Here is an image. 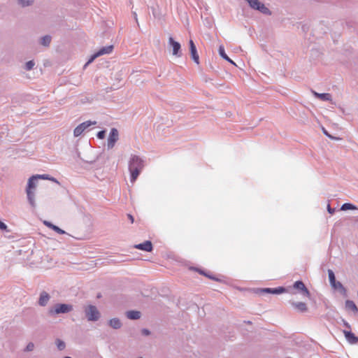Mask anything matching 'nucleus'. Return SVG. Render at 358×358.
I'll use <instances>...</instances> for the list:
<instances>
[{
  "label": "nucleus",
  "mask_w": 358,
  "mask_h": 358,
  "mask_svg": "<svg viewBox=\"0 0 358 358\" xmlns=\"http://www.w3.org/2000/svg\"><path fill=\"white\" fill-rule=\"evenodd\" d=\"M144 166L143 160L137 155H131L129 162V171L130 172V181L134 182L141 173Z\"/></svg>",
  "instance_id": "f257e3e1"
},
{
  "label": "nucleus",
  "mask_w": 358,
  "mask_h": 358,
  "mask_svg": "<svg viewBox=\"0 0 358 358\" xmlns=\"http://www.w3.org/2000/svg\"><path fill=\"white\" fill-rule=\"evenodd\" d=\"M73 306L69 303H57L51 306L48 310L50 316H56L60 314H66L72 311Z\"/></svg>",
  "instance_id": "f03ea898"
},
{
  "label": "nucleus",
  "mask_w": 358,
  "mask_h": 358,
  "mask_svg": "<svg viewBox=\"0 0 358 358\" xmlns=\"http://www.w3.org/2000/svg\"><path fill=\"white\" fill-rule=\"evenodd\" d=\"M84 312L89 322H96L101 317V313L94 305H88L84 308Z\"/></svg>",
  "instance_id": "7ed1b4c3"
},
{
  "label": "nucleus",
  "mask_w": 358,
  "mask_h": 358,
  "mask_svg": "<svg viewBox=\"0 0 358 358\" xmlns=\"http://www.w3.org/2000/svg\"><path fill=\"white\" fill-rule=\"evenodd\" d=\"M292 288L296 290V292H292V294H299L303 297L311 299V294L302 280H296L294 282Z\"/></svg>",
  "instance_id": "20e7f679"
},
{
  "label": "nucleus",
  "mask_w": 358,
  "mask_h": 358,
  "mask_svg": "<svg viewBox=\"0 0 358 358\" xmlns=\"http://www.w3.org/2000/svg\"><path fill=\"white\" fill-rule=\"evenodd\" d=\"M287 289L285 287H265V288H257L256 293L263 295L266 294H280L282 293L287 292Z\"/></svg>",
  "instance_id": "39448f33"
},
{
  "label": "nucleus",
  "mask_w": 358,
  "mask_h": 358,
  "mask_svg": "<svg viewBox=\"0 0 358 358\" xmlns=\"http://www.w3.org/2000/svg\"><path fill=\"white\" fill-rule=\"evenodd\" d=\"M96 121H85L78 125L73 131V135L76 137L80 136L85 130L88 129L90 127L96 124Z\"/></svg>",
  "instance_id": "423d86ee"
},
{
  "label": "nucleus",
  "mask_w": 358,
  "mask_h": 358,
  "mask_svg": "<svg viewBox=\"0 0 358 358\" xmlns=\"http://www.w3.org/2000/svg\"><path fill=\"white\" fill-rule=\"evenodd\" d=\"M119 132L116 128H112L110 131L109 136L108 138L107 148L108 150L112 149L115 143L118 141Z\"/></svg>",
  "instance_id": "0eeeda50"
},
{
  "label": "nucleus",
  "mask_w": 358,
  "mask_h": 358,
  "mask_svg": "<svg viewBox=\"0 0 358 358\" xmlns=\"http://www.w3.org/2000/svg\"><path fill=\"white\" fill-rule=\"evenodd\" d=\"M169 44L172 48L173 55L177 57H181L182 55L181 45L179 42L176 41L173 37L169 38Z\"/></svg>",
  "instance_id": "6e6552de"
},
{
  "label": "nucleus",
  "mask_w": 358,
  "mask_h": 358,
  "mask_svg": "<svg viewBox=\"0 0 358 358\" xmlns=\"http://www.w3.org/2000/svg\"><path fill=\"white\" fill-rule=\"evenodd\" d=\"M189 48L191 58L196 64H199V56L197 52V49H196V45L194 44V41L192 39H190L189 41Z\"/></svg>",
  "instance_id": "1a4fd4ad"
},
{
  "label": "nucleus",
  "mask_w": 358,
  "mask_h": 358,
  "mask_svg": "<svg viewBox=\"0 0 358 358\" xmlns=\"http://www.w3.org/2000/svg\"><path fill=\"white\" fill-rule=\"evenodd\" d=\"M39 179L38 175H34L28 179V182L26 187V190H34L35 191L37 186V182Z\"/></svg>",
  "instance_id": "9d476101"
},
{
  "label": "nucleus",
  "mask_w": 358,
  "mask_h": 358,
  "mask_svg": "<svg viewBox=\"0 0 358 358\" xmlns=\"http://www.w3.org/2000/svg\"><path fill=\"white\" fill-rule=\"evenodd\" d=\"M134 248L145 252H151L153 250L152 243L150 241H145L141 243L135 245Z\"/></svg>",
  "instance_id": "9b49d317"
},
{
  "label": "nucleus",
  "mask_w": 358,
  "mask_h": 358,
  "mask_svg": "<svg viewBox=\"0 0 358 358\" xmlns=\"http://www.w3.org/2000/svg\"><path fill=\"white\" fill-rule=\"evenodd\" d=\"M330 285L334 289L338 291L342 296L345 297L348 296L347 289L343 285V284L341 282L336 280Z\"/></svg>",
  "instance_id": "f8f14e48"
},
{
  "label": "nucleus",
  "mask_w": 358,
  "mask_h": 358,
  "mask_svg": "<svg viewBox=\"0 0 358 358\" xmlns=\"http://www.w3.org/2000/svg\"><path fill=\"white\" fill-rule=\"evenodd\" d=\"M291 306L297 310L300 313H306L308 311V307L306 303L302 301L295 302V301H289Z\"/></svg>",
  "instance_id": "ddd939ff"
},
{
  "label": "nucleus",
  "mask_w": 358,
  "mask_h": 358,
  "mask_svg": "<svg viewBox=\"0 0 358 358\" xmlns=\"http://www.w3.org/2000/svg\"><path fill=\"white\" fill-rule=\"evenodd\" d=\"M25 191H26L27 198L29 204L30 205L31 208L35 209L36 207V200H35V198H36L35 191L26 190V189H25Z\"/></svg>",
  "instance_id": "4468645a"
},
{
  "label": "nucleus",
  "mask_w": 358,
  "mask_h": 358,
  "mask_svg": "<svg viewBox=\"0 0 358 358\" xmlns=\"http://www.w3.org/2000/svg\"><path fill=\"white\" fill-rule=\"evenodd\" d=\"M343 333L346 340L351 344H355L358 342V337L350 330H343Z\"/></svg>",
  "instance_id": "2eb2a0df"
},
{
  "label": "nucleus",
  "mask_w": 358,
  "mask_h": 358,
  "mask_svg": "<svg viewBox=\"0 0 358 358\" xmlns=\"http://www.w3.org/2000/svg\"><path fill=\"white\" fill-rule=\"evenodd\" d=\"M50 299V295L45 291H43L40 293L38 299V304L41 306H45Z\"/></svg>",
  "instance_id": "dca6fc26"
},
{
  "label": "nucleus",
  "mask_w": 358,
  "mask_h": 358,
  "mask_svg": "<svg viewBox=\"0 0 358 358\" xmlns=\"http://www.w3.org/2000/svg\"><path fill=\"white\" fill-rule=\"evenodd\" d=\"M312 94L315 97L322 101H331V95L329 93H318L314 90H311Z\"/></svg>",
  "instance_id": "f3484780"
},
{
  "label": "nucleus",
  "mask_w": 358,
  "mask_h": 358,
  "mask_svg": "<svg viewBox=\"0 0 358 358\" xmlns=\"http://www.w3.org/2000/svg\"><path fill=\"white\" fill-rule=\"evenodd\" d=\"M218 52H219V55L224 60L227 61L228 62H229L230 64L234 65V66H236V64H235V62L231 59L228 55L226 54L225 52V50H224V48L222 45H220L219 46V49H218Z\"/></svg>",
  "instance_id": "a211bd4d"
},
{
  "label": "nucleus",
  "mask_w": 358,
  "mask_h": 358,
  "mask_svg": "<svg viewBox=\"0 0 358 358\" xmlns=\"http://www.w3.org/2000/svg\"><path fill=\"white\" fill-rule=\"evenodd\" d=\"M44 224L48 227V228L52 229L55 232L58 233L59 234H65L66 232L64 231L63 229H60L58 226L55 225L52 222L49 221H44Z\"/></svg>",
  "instance_id": "6ab92c4d"
},
{
  "label": "nucleus",
  "mask_w": 358,
  "mask_h": 358,
  "mask_svg": "<svg viewBox=\"0 0 358 358\" xmlns=\"http://www.w3.org/2000/svg\"><path fill=\"white\" fill-rule=\"evenodd\" d=\"M126 315L129 320H138L141 317V313L140 311L132 310L127 311Z\"/></svg>",
  "instance_id": "aec40b11"
},
{
  "label": "nucleus",
  "mask_w": 358,
  "mask_h": 358,
  "mask_svg": "<svg viewBox=\"0 0 358 358\" xmlns=\"http://www.w3.org/2000/svg\"><path fill=\"white\" fill-rule=\"evenodd\" d=\"M192 269L196 271L201 275L206 276L209 279H211V280H213L217 281V282L220 281V280L219 278H216L215 276H214L213 275L209 273L208 272L206 271L205 270H203V269H201V268H192Z\"/></svg>",
  "instance_id": "412c9836"
},
{
  "label": "nucleus",
  "mask_w": 358,
  "mask_h": 358,
  "mask_svg": "<svg viewBox=\"0 0 358 358\" xmlns=\"http://www.w3.org/2000/svg\"><path fill=\"white\" fill-rule=\"evenodd\" d=\"M108 324L110 327H112L114 329H119L122 327V322L120 320V319L115 317L113 319H110L108 321Z\"/></svg>",
  "instance_id": "4be33fe9"
},
{
  "label": "nucleus",
  "mask_w": 358,
  "mask_h": 358,
  "mask_svg": "<svg viewBox=\"0 0 358 358\" xmlns=\"http://www.w3.org/2000/svg\"><path fill=\"white\" fill-rule=\"evenodd\" d=\"M114 46L113 45H110L108 46L101 48L97 52L99 56H101L106 54H110L113 50Z\"/></svg>",
  "instance_id": "5701e85b"
},
{
  "label": "nucleus",
  "mask_w": 358,
  "mask_h": 358,
  "mask_svg": "<svg viewBox=\"0 0 358 358\" xmlns=\"http://www.w3.org/2000/svg\"><path fill=\"white\" fill-rule=\"evenodd\" d=\"M256 10L259 11L262 14L266 15H271V11L261 1L258 4L257 7L255 9Z\"/></svg>",
  "instance_id": "b1692460"
},
{
  "label": "nucleus",
  "mask_w": 358,
  "mask_h": 358,
  "mask_svg": "<svg viewBox=\"0 0 358 358\" xmlns=\"http://www.w3.org/2000/svg\"><path fill=\"white\" fill-rule=\"evenodd\" d=\"M345 308L348 310H351L352 311L355 313L358 312V308L356 306V304L354 303L352 300H346L345 301Z\"/></svg>",
  "instance_id": "393cba45"
},
{
  "label": "nucleus",
  "mask_w": 358,
  "mask_h": 358,
  "mask_svg": "<svg viewBox=\"0 0 358 358\" xmlns=\"http://www.w3.org/2000/svg\"><path fill=\"white\" fill-rule=\"evenodd\" d=\"M52 37L50 35H45L41 38L40 43L45 46L48 47L51 43Z\"/></svg>",
  "instance_id": "a878e982"
},
{
  "label": "nucleus",
  "mask_w": 358,
  "mask_h": 358,
  "mask_svg": "<svg viewBox=\"0 0 358 358\" xmlns=\"http://www.w3.org/2000/svg\"><path fill=\"white\" fill-rule=\"evenodd\" d=\"M357 207L351 203H345L341 207V210H357Z\"/></svg>",
  "instance_id": "bb28decb"
},
{
  "label": "nucleus",
  "mask_w": 358,
  "mask_h": 358,
  "mask_svg": "<svg viewBox=\"0 0 358 358\" xmlns=\"http://www.w3.org/2000/svg\"><path fill=\"white\" fill-rule=\"evenodd\" d=\"M55 344L57 345V349L59 351H62V350H64L65 348H66L65 342L63 341L62 340L59 339V338H56Z\"/></svg>",
  "instance_id": "cd10ccee"
},
{
  "label": "nucleus",
  "mask_w": 358,
  "mask_h": 358,
  "mask_svg": "<svg viewBox=\"0 0 358 358\" xmlns=\"http://www.w3.org/2000/svg\"><path fill=\"white\" fill-rule=\"evenodd\" d=\"M38 176H39V179L48 180H51L54 182H56L59 185L60 184L59 182L56 178L50 176V175L43 174V175H38Z\"/></svg>",
  "instance_id": "c85d7f7f"
},
{
  "label": "nucleus",
  "mask_w": 358,
  "mask_h": 358,
  "mask_svg": "<svg viewBox=\"0 0 358 358\" xmlns=\"http://www.w3.org/2000/svg\"><path fill=\"white\" fill-rule=\"evenodd\" d=\"M34 0H18V4L22 7L29 6L33 4Z\"/></svg>",
  "instance_id": "c756f323"
},
{
  "label": "nucleus",
  "mask_w": 358,
  "mask_h": 358,
  "mask_svg": "<svg viewBox=\"0 0 358 358\" xmlns=\"http://www.w3.org/2000/svg\"><path fill=\"white\" fill-rule=\"evenodd\" d=\"M328 277L330 285L336 281L334 272L331 269H328Z\"/></svg>",
  "instance_id": "7c9ffc66"
},
{
  "label": "nucleus",
  "mask_w": 358,
  "mask_h": 358,
  "mask_svg": "<svg viewBox=\"0 0 358 358\" xmlns=\"http://www.w3.org/2000/svg\"><path fill=\"white\" fill-rule=\"evenodd\" d=\"M99 55L97 53V52H94L93 55H91V57H90V59H88V61L86 62V64L84 65V68H86V66L87 65H89L90 64L92 63L95 59H96L97 57H99Z\"/></svg>",
  "instance_id": "2f4dec72"
},
{
  "label": "nucleus",
  "mask_w": 358,
  "mask_h": 358,
  "mask_svg": "<svg viewBox=\"0 0 358 358\" xmlns=\"http://www.w3.org/2000/svg\"><path fill=\"white\" fill-rule=\"evenodd\" d=\"M35 65V62L33 60L28 61L25 63L24 69L27 71L31 70Z\"/></svg>",
  "instance_id": "473e14b6"
},
{
  "label": "nucleus",
  "mask_w": 358,
  "mask_h": 358,
  "mask_svg": "<svg viewBox=\"0 0 358 358\" xmlns=\"http://www.w3.org/2000/svg\"><path fill=\"white\" fill-rule=\"evenodd\" d=\"M106 131L105 129L101 130V131L97 132L96 137L99 139H103L105 138V136H106Z\"/></svg>",
  "instance_id": "72a5a7b5"
},
{
  "label": "nucleus",
  "mask_w": 358,
  "mask_h": 358,
  "mask_svg": "<svg viewBox=\"0 0 358 358\" xmlns=\"http://www.w3.org/2000/svg\"><path fill=\"white\" fill-rule=\"evenodd\" d=\"M0 229L3 231H9L8 226L1 220H0Z\"/></svg>",
  "instance_id": "f704fd0d"
},
{
  "label": "nucleus",
  "mask_w": 358,
  "mask_h": 358,
  "mask_svg": "<svg viewBox=\"0 0 358 358\" xmlns=\"http://www.w3.org/2000/svg\"><path fill=\"white\" fill-rule=\"evenodd\" d=\"M34 345L33 343L30 342L27 344V345L26 346L25 349H24V351H27V352H30V351H32L34 350Z\"/></svg>",
  "instance_id": "c9c22d12"
},
{
  "label": "nucleus",
  "mask_w": 358,
  "mask_h": 358,
  "mask_svg": "<svg viewBox=\"0 0 358 358\" xmlns=\"http://www.w3.org/2000/svg\"><path fill=\"white\" fill-rule=\"evenodd\" d=\"M322 131L324 133V134L327 136L328 138H331V139H336V137L331 136L324 127L322 128Z\"/></svg>",
  "instance_id": "e433bc0d"
},
{
  "label": "nucleus",
  "mask_w": 358,
  "mask_h": 358,
  "mask_svg": "<svg viewBox=\"0 0 358 358\" xmlns=\"http://www.w3.org/2000/svg\"><path fill=\"white\" fill-rule=\"evenodd\" d=\"M327 211L329 214L331 215H333L335 211H336V208H331V206L329 204L327 205Z\"/></svg>",
  "instance_id": "4c0bfd02"
},
{
  "label": "nucleus",
  "mask_w": 358,
  "mask_h": 358,
  "mask_svg": "<svg viewBox=\"0 0 358 358\" xmlns=\"http://www.w3.org/2000/svg\"><path fill=\"white\" fill-rule=\"evenodd\" d=\"M141 334H142V335H143V336H147L150 335L151 332H150V331L149 329H142V330H141Z\"/></svg>",
  "instance_id": "58836bf2"
},
{
  "label": "nucleus",
  "mask_w": 358,
  "mask_h": 358,
  "mask_svg": "<svg viewBox=\"0 0 358 358\" xmlns=\"http://www.w3.org/2000/svg\"><path fill=\"white\" fill-rule=\"evenodd\" d=\"M342 322H343V326L346 329H351V326L350 325V324L346 320H345L344 319H342Z\"/></svg>",
  "instance_id": "ea45409f"
},
{
  "label": "nucleus",
  "mask_w": 358,
  "mask_h": 358,
  "mask_svg": "<svg viewBox=\"0 0 358 358\" xmlns=\"http://www.w3.org/2000/svg\"><path fill=\"white\" fill-rule=\"evenodd\" d=\"M127 217L131 221V223H133L134 222V217L132 215L127 214Z\"/></svg>",
  "instance_id": "a19ab883"
},
{
  "label": "nucleus",
  "mask_w": 358,
  "mask_h": 358,
  "mask_svg": "<svg viewBox=\"0 0 358 358\" xmlns=\"http://www.w3.org/2000/svg\"><path fill=\"white\" fill-rule=\"evenodd\" d=\"M132 15H133L134 18L135 19V20H136V23H137L138 26L139 24H138V18H137V14H136V13L135 11H133V12H132Z\"/></svg>",
  "instance_id": "79ce46f5"
},
{
  "label": "nucleus",
  "mask_w": 358,
  "mask_h": 358,
  "mask_svg": "<svg viewBox=\"0 0 358 358\" xmlns=\"http://www.w3.org/2000/svg\"><path fill=\"white\" fill-rule=\"evenodd\" d=\"M64 358H72L71 357H69V356H66L64 357Z\"/></svg>",
  "instance_id": "37998d69"
},
{
  "label": "nucleus",
  "mask_w": 358,
  "mask_h": 358,
  "mask_svg": "<svg viewBox=\"0 0 358 358\" xmlns=\"http://www.w3.org/2000/svg\"><path fill=\"white\" fill-rule=\"evenodd\" d=\"M100 297H101V294H99L97 295V298H100Z\"/></svg>",
  "instance_id": "c03bdc74"
},
{
  "label": "nucleus",
  "mask_w": 358,
  "mask_h": 358,
  "mask_svg": "<svg viewBox=\"0 0 358 358\" xmlns=\"http://www.w3.org/2000/svg\"><path fill=\"white\" fill-rule=\"evenodd\" d=\"M287 358H291V357H287Z\"/></svg>",
  "instance_id": "a18cd8bd"
}]
</instances>
